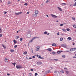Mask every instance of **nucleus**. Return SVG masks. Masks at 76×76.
<instances>
[{
    "label": "nucleus",
    "instance_id": "5fc2aeb1",
    "mask_svg": "<svg viewBox=\"0 0 76 76\" xmlns=\"http://www.w3.org/2000/svg\"><path fill=\"white\" fill-rule=\"evenodd\" d=\"M64 70H66H66H68L67 68H64Z\"/></svg>",
    "mask_w": 76,
    "mask_h": 76
},
{
    "label": "nucleus",
    "instance_id": "4be33fe9",
    "mask_svg": "<svg viewBox=\"0 0 76 76\" xmlns=\"http://www.w3.org/2000/svg\"><path fill=\"white\" fill-rule=\"evenodd\" d=\"M50 72H51V71H50V70H49L47 71L46 72H47V73H50Z\"/></svg>",
    "mask_w": 76,
    "mask_h": 76
},
{
    "label": "nucleus",
    "instance_id": "13d9d810",
    "mask_svg": "<svg viewBox=\"0 0 76 76\" xmlns=\"http://www.w3.org/2000/svg\"><path fill=\"white\" fill-rule=\"evenodd\" d=\"M7 75L8 76H9V75H10V74H8V73H7Z\"/></svg>",
    "mask_w": 76,
    "mask_h": 76
},
{
    "label": "nucleus",
    "instance_id": "c85d7f7f",
    "mask_svg": "<svg viewBox=\"0 0 76 76\" xmlns=\"http://www.w3.org/2000/svg\"><path fill=\"white\" fill-rule=\"evenodd\" d=\"M19 38V37L18 36H17L15 37V38H16V39H18Z\"/></svg>",
    "mask_w": 76,
    "mask_h": 76
},
{
    "label": "nucleus",
    "instance_id": "a19ab883",
    "mask_svg": "<svg viewBox=\"0 0 76 76\" xmlns=\"http://www.w3.org/2000/svg\"><path fill=\"white\" fill-rule=\"evenodd\" d=\"M17 47H18V45H15L14 46L15 48H17Z\"/></svg>",
    "mask_w": 76,
    "mask_h": 76
},
{
    "label": "nucleus",
    "instance_id": "de8ad7c7",
    "mask_svg": "<svg viewBox=\"0 0 76 76\" xmlns=\"http://www.w3.org/2000/svg\"><path fill=\"white\" fill-rule=\"evenodd\" d=\"M55 52H53L52 53V54H53V55H54V54H55Z\"/></svg>",
    "mask_w": 76,
    "mask_h": 76
},
{
    "label": "nucleus",
    "instance_id": "f257e3e1",
    "mask_svg": "<svg viewBox=\"0 0 76 76\" xmlns=\"http://www.w3.org/2000/svg\"><path fill=\"white\" fill-rule=\"evenodd\" d=\"M16 67L17 69H22V66L20 65H17L16 66Z\"/></svg>",
    "mask_w": 76,
    "mask_h": 76
},
{
    "label": "nucleus",
    "instance_id": "ddd939ff",
    "mask_svg": "<svg viewBox=\"0 0 76 76\" xmlns=\"http://www.w3.org/2000/svg\"><path fill=\"white\" fill-rule=\"evenodd\" d=\"M39 58H40V59H44V58H42L41 56H39V57H38Z\"/></svg>",
    "mask_w": 76,
    "mask_h": 76
},
{
    "label": "nucleus",
    "instance_id": "79ce46f5",
    "mask_svg": "<svg viewBox=\"0 0 76 76\" xmlns=\"http://www.w3.org/2000/svg\"><path fill=\"white\" fill-rule=\"evenodd\" d=\"M66 31H70V29L69 28L67 29Z\"/></svg>",
    "mask_w": 76,
    "mask_h": 76
},
{
    "label": "nucleus",
    "instance_id": "72a5a7b5",
    "mask_svg": "<svg viewBox=\"0 0 76 76\" xmlns=\"http://www.w3.org/2000/svg\"><path fill=\"white\" fill-rule=\"evenodd\" d=\"M4 14H6V13H7V12H4Z\"/></svg>",
    "mask_w": 76,
    "mask_h": 76
},
{
    "label": "nucleus",
    "instance_id": "1a4fd4ad",
    "mask_svg": "<svg viewBox=\"0 0 76 76\" xmlns=\"http://www.w3.org/2000/svg\"><path fill=\"white\" fill-rule=\"evenodd\" d=\"M63 50H60L58 51L57 53L58 54H60L61 53V52H63Z\"/></svg>",
    "mask_w": 76,
    "mask_h": 76
},
{
    "label": "nucleus",
    "instance_id": "3c124183",
    "mask_svg": "<svg viewBox=\"0 0 76 76\" xmlns=\"http://www.w3.org/2000/svg\"><path fill=\"white\" fill-rule=\"evenodd\" d=\"M62 57H63V58H65V55L62 56Z\"/></svg>",
    "mask_w": 76,
    "mask_h": 76
},
{
    "label": "nucleus",
    "instance_id": "f03ea898",
    "mask_svg": "<svg viewBox=\"0 0 76 76\" xmlns=\"http://www.w3.org/2000/svg\"><path fill=\"white\" fill-rule=\"evenodd\" d=\"M50 16H52V17H53V18H57V17L56 15L53 14H51Z\"/></svg>",
    "mask_w": 76,
    "mask_h": 76
},
{
    "label": "nucleus",
    "instance_id": "cd10ccee",
    "mask_svg": "<svg viewBox=\"0 0 76 76\" xmlns=\"http://www.w3.org/2000/svg\"><path fill=\"white\" fill-rule=\"evenodd\" d=\"M36 48H37V49H38V50H39V49L40 48V46H37V47Z\"/></svg>",
    "mask_w": 76,
    "mask_h": 76
},
{
    "label": "nucleus",
    "instance_id": "0e129e2a",
    "mask_svg": "<svg viewBox=\"0 0 76 76\" xmlns=\"http://www.w3.org/2000/svg\"><path fill=\"white\" fill-rule=\"evenodd\" d=\"M39 55H37V57H39Z\"/></svg>",
    "mask_w": 76,
    "mask_h": 76
},
{
    "label": "nucleus",
    "instance_id": "2f4dec72",
    "mask_svg": "<svg viewBox=\"0 0 76 76\" xmlns=\"http://www.w3.org/2000/svg\"><path fill=\"white\" fill-rule=\"evenodd\" d=\"M24 6H28V4L26 3H25L24 4Z\"/></svg>",
    "mask_w": 76,
    "mask_h": 76
},
{
    "label": "nucleus",
    "instance_id": "ea45409f",
    "mask_svg": "<svg viewBox=\"0 0 76 76\" xmlns=\"http://www.w3.org/2000/svg\"><path fill=\"white\" fill-rule=\"evenodd\" d=\"M73 49L74 50V51H76V48H73Z\"/></svg>",
    "mask_w": 76,
    "mask_h": 76
},
{
    "label": "nucleus",
    "instance_id": "49530a36",
    "mask_svg": "<svg viewBox=\"0 0 76 76\" xmlns=\"http://www.w3.org/2000/svg\"><path fill=\"white\" fill-rule=\"evenodd\" d=\"M64 25L63 24H62L60 25V26H63Z\"/></svg>",
    "mask_w": 76,
    "mask_h": 76
},
{
    "label": "nucleus",
    "instance_id": "f3484780",
    "mask_svg": "<svg viewBox=\"0 0 76 76\" xmlns=\"http://www.w3.org/2000/svg\"><path fill=\"white\" fill-rule=\"evenodd\" d=\"M70 51H73L74 50H73V48H71V49L70 50Z\"/></svg>",
    "mask_w": 76,
    "mask_h": 76
},
{
    "label": "nucleus",
    "instance_id": "412c9836",
    "mask_svg": "<svg viewBox=\"0 0 76 76\" xmlns=\"http://www.w3.org/2000/svg\"><path fill=\"white\" fill-rule=\"evenodd\" d=\"M12 64L14 65V66H15V65H16V62H15L14 63H12Z\"/></svg>",
    "mask_w": 76,
    "mask_h": 76
},
{
    "label": "nucleus",
    "instance_id": "6e6d98bb",
    "mask_svg": "<svg viewBox=\"0 0 76 76\" xmlns=\"http://www.w3.org/2000/svg\"><path fill=\"white\" fill-rule=\"evenodd\" d=\"M2 37V34H0V37Z\"/></svg>",
    "mask_w": 76,
    "mask_h": 76
},
{
    "label": "nucleus",
    "instance_id": "8fccbe9b",
    "mask_svg": "<svg viewBox=\"0 0 76 76\" xmlns=\"http://www.w3.org/2000/svg\"><path fill=\"white\" fill-rule=\"evenodd\" d=\"M33 40H34V39H32V40L30 42H32Z\"/></svg>",
    "mask_w": 76,
    "mask_h": 76
},
{
    "label": "nucleus",
    "instance_id": "393cba45",
    "mask_svg": "<svg viewBox=\"0 0 76 76\" xmlns=\"http://www.w3.org/2000/svg\"><path fill=\"white\" fill-rule=\"evenodd\" d=\"M63 40V38L61 37L60 38V41H61Z\"/></svg>",
    "mask_w": 76,
    "mask_h": 76
},
{
    "label": "nucleus",
    "instance_id": "b1692460",
    "mask_svg": "<svg viewBox=\"0 0 76 76\" xmlns=\"http://www.w3.org/2000/svg\"><path fill=\"white\" fill-rule=\"evenodd\" d=\"M73 26L75 28H76V25L75 24H74L73 25Z\"/></svg>",
    "mask_w": 76,
    "mask_h": 76
},
{
    "label": "nucleus",
    "instance_id": "774afa93",
    "mask_svg": "<svg viewBox=\"0 0 76 76\" xmlns=\"http://www.w3.org/2000/svg\"><path fill=\"white\" fill-rule=\"evenodd\" d=\"M73 58H76V56H74L73 57Z\"/></svg>",
    "mask_w": 76,
    "mask_h": 76
},
{
    "label": "nucleus",
    "instance_id": "6ab92c4d",
    "mask_svg": "<svg viewBox=\"0 0 76 76\" xmlns=\"http://www.w3.org/2000/svg\"><path fill=\"white\" fill-rule=\"evenodd\" d=\"M62 4L63 6H65V5H66V3H63Z\"/></svg>",
    "mask_w": 76,
    "mask_h": 76
},
{
    "label": "nucleus",
    "instance_id": "f704fd0d",
    "mask_svg": "<svg viewBox=\"0 0 76 76\" xmlns=\"http://www.w3.org/2000/svg\"><path fill=\"white\" fill-rule=\"evenodd\" d=\"M66 73H67V74H68V73H69V71H66Z\"/></svg>",
    "mask_w": 76,
    "mask_h": 76
},
{
    "label": "nucleus",
    "instance_id": "5701e85b",
    "mask_svg": "<svg viewBox=\"0 0 76 76\" xmlns=\"http://www.w3.org/2000/svg\"><path fill=\"white\" fill-rule=\"evenodd\" d=\"M62 31H64V32H66V30L64 28L62 29Z\"/></svg>",
    "mask_w": 76,
    "mask_h": 76
},
{
    "label": "nucleus",
    "instance_id": "680f3d73",
    "mask_svg": "<svg viewBox=\"0 0 76 76\" xmlns=\"http://www.w3.org/2000/svg\"><path fill=\"white\" fill-rule=\"evenodd\" d=\"M29 59H32V58H31V57L29 58Z\"/></svg>",
    "mask_w": 76,
    "mask_h": 76
},
{
    "label": "nucleus",
    "instance_id": "39448f33",
    "mask_svg": "<svg viewBox=\"0 0 76 76\" xmlns=\"http://www.w3.org/2000/svg\"><path fill=\"white\" fill-rule=\"evenodd\" d=\"M21 13H22V12H18L16 13L15 12V14L16 15H20V14H21Z\"/></svg>",
    "mask_w": 76,
    "mask_h": 76
},
{
    "label": "nucleus",
    "instance_id": "7c9ffc66",
    "mask_svg": "<svg viewBox=\"0 0 76 76\" xmlns=\"http://www.w3.org/2000/svg\"><path fill=\"white\" fill-rule=\"evenodd\" d=\"M76 6V2L74 4H73V6Z\"/></svg>",
    "mask_w": 76,
    "mask_h": 76
},
{
    "label": "nucleus",
    "instance_id": "6e6552de",
    "mask_svg": "<svg viewBox=\"0 0 76 76\" xmlns=\"http://www.w3.org/2000/svg\"><path fill=\"white\" fill-rule=\"evenodd\" d=\"M52 46H53V47H56L57 46V45H56V44L55 43H53L52 45Z\"/></svg>",
    "mask_w": 76,
    "mask_h": 76
},
{
    "label": "nucleus",
    "instance_id": "603ef678",
    "mask_svg": "<svg viewBox=\"0 0 76 76\" xmlns=\"http://www.w3.org/2000/svg\"><path fill=\"white\" fill-rule=\"evenodd\" d=\"M31 71H33L34 70V69H30Z\"/></svg>",
    "mask_w": 76,
    "mask_h": 76
},
{
    "label": "nucleus",
    "instance_id": "4c0bfd02",
    "mask_svg": "<svg viewBox=\"0 0 76 76\" xmlns=\"http://www.w3.org/2000/svg\"><path fill=\"white\" fill-rule=\"evenodd\" d=\"M8 4H11V2H10V1H8Z\"/></svg>",
    "mask_w": 76,
    "mask_h": 76
},
{
    "label": "nucleus",
    "instance_id": "9b49d317",
    "mask_svg": "<svg viewBox=\"0 0 76 76\" xmlns=\"http://www.w3.org/2000/svg\"><path fill=\"white\" fill-rule=\"evenodd\" d=\"M31 36V34H28L27 35L28 38H30Z\"/></svg>",
    "mask_w": 76,
    "mask_h": 76
},
{
    "label": "nucleus",
    "instance_id": "20e7f679",
    "mask_svg": "<svg viewBox=\"0 0 76 76\" xmlns=\"http://www.w3.org/2000/svg\"><path fill=\"white\" fill-rule=\"evenodd\" d=\"M32 16L33 18H36L37 16V14H34L32 15Z\"/></svg>",
    "mask_w": 76,
    "mask_h": 76
},
{
    "label": "nucleus",
    "instance_id": "58836bf2",
    "mask_svg": "<svg viewBox=\"0 0 76 76\" xmlns=\"http://www.w3.org/2000/svg\"><path fill=\"white\" fill-rule=\"evenodd\" d=\"M2 32V30H1V29L0 28V33H1Z\"/></svg>",
    "mask_w": 76,
    "mask_h": 76
},
{
    "label": "nucleus",
    "instance_id": "c9c22d12",
    "mask_svg": "<svg viewBox=\"0 0 76 76\" xmlns=\"http://www.w3.org/2000/svg\"><path fill=\"white\" fill-rule=\"evenodd\" d=\"M37 75H38V73H36L35 74V76H37Z\"/></svg>",
    "mask_w": 76,
    "mask_h": 76
},
{
    "label": "nucleus",
    "instance_id": "a878e982",
    "mask_svg": "<svg viewBox=\"0 0 76 76\" xmlns=\"http://www.w3.org/2000/svg\"><path fill=\"white\" fill-rule=\"evenodd\" d=\"M2 45L3 47H4V48H6V46H4V45Z\"/></svg>",
    "mask_w": 76,
    "mask_h": 76
},
{
    "label": "nucleus",
    "instance_id": "4d7b16f0",
    "mask_svg": "<svg viewBox=\"0 0 76 76\" xmlns=\"http://www.w3.org/2000/svg\"><path fill=\"white\" fill-rule=\"evenodd\" d=\"M33 58H35V56H33L32 57Z\"/></svg>",
    "mask_w": 76,
    "mask_h": 76
},
{
    "label": "nucleus",
    "instance_id": "423d86ee",
    "mask_svg": "<svg viewBox=\"0 0 76 76\" xmlns=\"http://www.w3.org/2000/svg\"><path fill=\"white\" fill-rule=\"evenodd\" d=\"M4 61H5V62H8L9 60L7 59V58H5Z\"/></svg>",
    "mask_w": 76,
    "mask_h": 76
},
{
    "label": "nucleus",
    "instance_id": "f8f14e48",
    "mask_svg": "<svg viewBox=\"0 0 76 76\" xmlns=\"http://www.w3.org/2000/svg\"><path fill=\"white\" fill-rule=\"evenodd\" d=\"M58 10H60V11H62V10H61V8L60 7H58Z\"/></svg>",
    "mask_w": 76,
    "mask_h": 76
},
{
    "label": "nucleus",
    "instance_id": "c03bdc74",
    "mask_svg": "<svg viewBox=\"0 0 76 76\" xmlns=\"http://www.w3.org/2000/svg\"><path fill=\"white\" fill-rule=\"evenodd\" d=\"M38 50H39V49H37V48L36 49V51H38Z\"/></svg>",
    "mask_w": 76,
    "mask_h": 76
},
{
    "label": "nucleus",
    "instance_id": "052dcab7",
    "mask_svg": "<svg viewBox=\"0 0 76 76\" xmlns=\"http://www.w3.org/2000/svg\"><path fill=\"white\" fill-rule=\"evenodd\" d=\"M73 6V5H72V4H70V6Z\"/></svg>",
    "mask_w": 76,
    "mask_h": 76
},
{
    "label": "nucleus",
    "instance_id": "a211bd4d",
    "mask_svg": "<svg viewBox=\"0 0 76 76\" xmlns=\"http://www.w3.org/2000/svg\"><path fill=\"white\" fill-rule=\"evenodd\" d=\"M13 42H14V44H16V42H16V41L15 40H13Z\"/></svg>",
    "mask_w": 76,
    "mask_h": 76
},
{
    "label": "nucleus",
    "instance_id": "864d4df0",
    "mask_svg": "<svg viewBox=\"0 0 76 76\" xmlns=\"http://www.w3.org/2000/svg\"><path fill=\"white\" fill-rule=\"evenodd\" d=\"M57 34L58 35H60V33H59V32H58V33Z\"/></svg>",
    "mask_w": 76,
    "mask_h": 76
},
{
    "label": "nucleus",
    "instance_id": "a18cd8bd",
    "mask_svg": "<svg viewBox=\"0 0 76 76\" xmlns=\"http://www.w3.org/2000/svg\"><path fill=\"white\" fill-rule=\"evenodd\" d=\"M29 76H32V74L31 73H29Z\"/></svg>",
    "mask_w": 76,
    "mask_h": 76
},
{
    "label": "nucleus",
    "instance_id": "2eb2a0df",
    "mask_svg": "<svg viewBox=\"0 0 76 76\" xmlns=\"http://www.w3.org/2000/svg\"><path fill=\"white\" fill-rule=\"evenodd\" d=\"M68 39H69V40H71L72 39V38L69 37L67 38Z\"/></svg>",
    "mask_w": 76,
    "mask_h": 76
},
{
    "label": "nucleus",
    "instance_id": "338daca9",
    "mask_svg": "<svg viewBox=\"0 0 76 76\" xmlns=\"http://www.w3.org/2000/svg\"><path fill=\"white\" fill-rule=\"evenodd\" d=\"M20 3H23V2H22V1H21V2H20Z\"/></svg>",
    "mask_w": 76,
    "mask_h": 76
},
{
    "label": "nucleus",
    "instance_id": "69168bd1",
    "mask_svg": "<svg viewBox=\"0 0 76 76\" xmlns=\"http://www.w3.org/2000/svg\"><path fill=\"white\" fill-rule=\"evenodd\" d=\"M75 45V42H74L73 44V45Z\"/></svg>",
    "mask_w": 76,
    "mask_h": 76
},
{
    "label": "nucleus",
    "instance_id": "c756f323",
    "mask_svg": "<svg viewBox=\"0 0 76 76\" xmlns=\"http://www.w3.org/2000/svg\"><path fill=\"white\" fill-rule=\"evenodd\" d=\"M72 19L73 20H75V18L72 17Z\"/></svg>",
    "mask_w": 76,
    "mask_h": 76
},
{
    "label": "nucleus",
    "instance_id": "dca6fc26",
    "mask_svg": "<svg viewBox=\"0 0 76 76\" xmlns=\"http://www.w3.org/2000/svg\"><path fill=\"white\" fill-rule=\"evenodd\" d=\"M23 54L25 55H26V54H27V52L25 51L24 52Z\"/></svg>",
    "mask_w": 76,
    "mask_h": 76
},
{
    "label": "nucleus",
    "instance_id": "bf43d9fd",
    "mask_svg": "<svg viewBox=\"0 0 76 76\" xmlns=\"http://www.w3.org/2000/svg\"><path fill=\"white\" fill-rule=\"evenodd\" d=\"M54 73H57V72H56V71H55V72H54Z\"/></svg>",
    "mask_w": 76,
    "mask_h": 76
},
{
    "label": "nucleus",
    "instance_id": "4468645a",
    "mask_svg": "<svg viewBox=\"0 0 76 76\" xmlns=\"http://www.w3.org/2000/svg\"><path fill=\"white\" fill-rule=\"evenodd\" d=\"M62 46L64 47H66V45L65 44H64Z\"/></svg>",
    "mask_w": 76,
    "mask_h": 76
},
{
    "label": "nucleus",
    "instance_id": "e433bc0d",
    "mask_svg": "<svg viewBox=\"0 0 76 76\" xmlns=\"http://www.w3.org/2000/svg\"><path fill=\"white\" fill-rule=\"evenodd\" d=\"M20 41H22V40H23V39L21 38L20 39Z\"/></svg>",
    "mask_w": 76,
    "mask_h": 76
},
{
    "label": "nucleus",
    "instance_id": "473e14b6",
    "mask_svg": "<svg viewBox=\"0 0 76 76\" xmlns=\"http://www.w3.org/2000/svg\"><path fill=\"white\" fill-rule=\"evenodd\" d=\"M47 34V31L44 32V34Z\"/></svg>",
    "mask_w": 76,
    "mask_h": 76
},
{
    "label": "nucleus",
    "instance_id": "37998d69",
    "mask_svg": "<svg viewBox=\"0 0 76 76\" xmlns=\"http://www.w3.org/2000/svg\"><path fill=\"white\" fill-rule=\"evenodd\" d=\"M54 60H55V61H58V59H55Z\"/></svg>",
    "mask_w": 76,
    "mask_h": 76
},
{
    "label": "nucleus",
    "instance_id": "9d476101",
    "mask_svg": "<svg viewBox=\"0 0 76 76\" xmlns=\"http://www.w3.org/2000/svg\"><path fill=\"white\" fill-rule=\"evenodd\" d=\"M47 50L49 51H51L52 50L50 48H49L47 49Z\"/></svg>",
    "mask_w": 76,
    "mask_h": 76
},
{
    "label": "nucleus",
    "instance_id": "7ed1b4c3",
    "mask_svg": "<svg viewBox=\"0 0 76 76\" xmlns=\"http://www.w3.org/2000/svg\"><path fill=\"white\" fill-rule=\"evenodd\" d=\"M37 64L38 65H41L42 64V62H38L37 63Z\"/></svg>",
    "mask_w": 76,
    "mask_h": 76
},
{
    "label": "nucleus",
    "instance_id": "aec40b11",
    "mask_svg": "<svg viewBox=\"0 0 76 76\" xmlns=\"http://www.w3.org/2000/svg\"><path fill=\"white\" fill-rule=\"evenodd\" d=\"M10 51L11 53H12V52H13L14 51V50L13 49H10Z\"/></svg>",
    "mask_w": 76,
    "mask_h": 76
},
{
    "label": "nucleus",
    "instance_id": "09e8293b",
    "mask_svg": "<svg viewBox=\"0 0 76 76\" xmlns=\"http://www.w3.org/2000/svg\"><path fill=\"white\" fill-rule=\"evenodd\" d=\"M48 2H49V1L48 0H47L46 1V3H48Z\"/></svg>",
    "mask_w": 76,
    "mask_h": 76
},
{
    "label": "nucleus",
    "instance_id": "0eeeda50",
    "mask_svg": "<svg viewBox=\"0 0 76 76\" xmlns=\"http://www.w3.org/2000/svg\"><path fill=\"white\" fill-rule=\"evenodd\" d=\"M39 13L38 11L37 10H36L35 12H34V13L35 14H36V15H37V14H38Z\"/></svg>",
    "mask_w": 76,
    "mask_h": 76
},
{
    "label": "nucleus",
    "instance_id": "bb28decb",
    "mask_svg": "<svg viewBox=\"0 0 76 76\" xmlns=\"http://www.w3.org/2000/svg\"><path fill=\"white\" fill-rule=\"evenodd\" d=\"M39 38V37H34V38H33V39H35V38Z\"/></svg>",
    "mask_w": 76,
    "mask_h": 76
},
{
    "label": "nucleus",
    "instance_id": "e2e57ef3",
    "mask_svg": "<svg viewBox=\"0 0 76 76\" xmlns=\"http://www.w3.org/2000/svg\"><path fill=\"white\" fill-rule=\"evenodd\" d=\"M27 14H29V12H28Z\"/></svg>",
    "mask_w": 76,
    "mask_h": 76
}]
</instances>
